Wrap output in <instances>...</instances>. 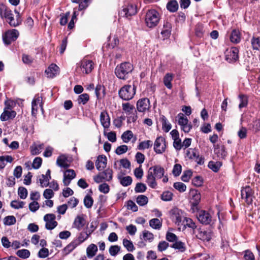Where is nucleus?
Masks as SVG:
<instances>
[{"label": "nucleus", "instance_id": "09e8293b", "mask_svg": "<svg viewBox=\"0 0 260 260\" xmlns=\"http://www.w3.org/2000/svg\"><path fill=\"white\" fill-rule=\"evenodd\" d=\"M16 255L21 258L25 259L29 257L30 253L28 250L23 249L18 250L16 252Z\"/></svg>", "mask_w": 260, "mask_h": 260}, {"label": "nucleus", "instance_id": "4468645a", "mask_svg": "<svg viewBox=\"0 0 260 260\" xmlns=\"http://www.w3.org/2000/svg\"><path fill=\"white\" fill-rule=\"evenodd\" d=\"M56 216L53 214H47L44 217L46 222L45 228L49 230L54 229L57 225V222L55 221Z\"/></svg>", "mask_w": 260, "mask_h": 260}, {"label": "nucleus", "instance_id": "3c124183", "mask_svg": "<svg viewBox=\"0 0 260 260\" xmlns=\"http://www.w3.org/2000/svg\"><path fill=\"white\" fill-rule=\"evenodd\" d=\"M122 243L124 247L128 251H133L134 250L135 247L133 242L131 240H127V239H124Z\"/></svg>", "mask_w": 260, "mask_h": 260}, {"label": "nucleus", "instance_id": "2eb2a0df", "mask_svg": "<svg viewBox=\"0 0 260 260\" xmlns=\"http://www.w3.org/2000/svg\"><path fill=\"white\" fill-rule=\"evenodd\" d=\"M150 107V101L148 98L139 99L137 102V109L140 112L144 113L148 111Z\"/></svg>", "mask_w": 260, "mask_h": 260}, {"label": "nucleus", "instance_id": "c85d7f7f", "mask_svg": "<svg viewBox=\"0 0 260 260\" xmlns=\"http://www.w3.org/2000/svg\"><path fill=\"white\" fill-rule=\"evenodd\" d=\"M12 14V11L5 5L0 4V16L1 18L7 19Z\"/></svg>", "mask_w": 260, "mask_h": 260}, {"label": "nucleus", "instance_id": "680f3d73", "mask_svg": "<svg viewBox=\"0 0 260 260\" xmlns=\"http://www.w3.org/2000/svg\"><path fill=\"white\" fill-rule=\"evenodd\" d=\"M120 250V247L118 245H112L109 248V253L111 256H115Z\"/></svg>", "mask_w": 260, "mask_h": 260}, {"label": "nucleus", "instance_id": "cd10ccee", "mask_svg": "<svg viewBox=\"0 0 260 260\" xmlns=\"http://www.w3.org/2000/svg\"><path fill=\"white\" fill-rule=\"evenodd\" d=\"M7 19L8 20V23L12 27H16L19 25L22 22V19L19 13L16 16V19H15L13 14H12Z\"/></svg>", "mask_w": 260, "mask_h": 260}, {"label": "nucleus", "instance_id": "9d476101", "mask_svg": "<svg viewBox=\"0 0 260 260\" xmlns=\"http://www.w3.org/2000/svg\"><path fill=\"white\" fill-rule=\"evenodd\" d=\"M239 49L236 47H231L227 49L225 52V60L230 63L236 61L238 58Z\"/></svg>", "mask_w": 260, "mask_h": 260}, {"label": "nucleus", "instance_id": "e2e57ef3", "mask_svg": "<svg viewBox=\"0 0 260 260\" xmlns=\"http://www.w3.org/2000/svg\"><path fill=\"white\" fill-rule=\"evenodd\" d=\"M143 238L145 241H148L151 242L154 239V236L152 233L148 231L145 230L143 232Z\"/></svg>", "mask_w": 260, "mask_h": 260}, {"label": "nucleus", "instance_id": "f257e3e1", "mask_svg": "<svg viewBox=\"0 0 260 260\" xmlns=\"http://www.w3.org/2000/svg\"><path fill=\"white\" fill-rule=\"evenodd\" d=\"M165 174L164 168L159 165L150 167L148 171L146 182L152 188H155L157 186L156 179L161 178Z\"/></svg>", "mask_w": 260, "mask_h": 260}, {"label": "nucleus", "instance_id": "dca6fc26", "mask_svg": "<svg viewBox=\"0 0 260 260\" xmlns=\"http://www.w3.org/2000/svg\"><path fill=\"white\" fill-rule=\"evenodd\" d=\"M198 220L204 224H210L212 221V216L209 212L205 210H201L197 215Z\"/></svg>", "mask_w": 260, "mask_h": 260}, {"label": "nucleus", "instance_id": "338daca9", "mask_svg": "<svg viewBox=\"0 0 260 260\" xmlns=\"http://www.w3.org/2000/svg\"><path fill=\"white\" fill-rule=\"evenodd\" d=\"M147 187L145 184L142 183H138L135 188L136 192H144L146 191Z\"/></svg>", "mask_w": 260, "mask_h": 260}, {"label": "nucleus", "instance_id": "5fc2aeb1", "mask_svg": "<svg viewBox=\"0 0 260 260\" xmlns=\"http://www.w3.org/2000/svg\"><path fill=\"white\" fill-rule=\"evenodd\" d=\"M89 100V96L87 93L80 94L78 99V103L79 104L85 105Z\"/></svg>", "mask_w": 260, "mask_h": 260}, {"label": "nucleus", "instance_id": "4c0bfd02", "mask_svg": "<svg viewBox=\"0 0 260 260\" xmlns=\"http://www.w3.org/2000/svg\"><path fill=\"white\" fill-rule=\"evenodd\" d=\"M160 121L162 123V128L164 132H168L172 127L171 124L168 122L167 118L164 115H161L160 117Z\"/></svg>", "mask_w": 260, "mask_h": 260}, {"label": "nucleus", "instance_id": "5701e85b", "mask_svg": "<svg viewBox=\"0 0 260 260\" xmlns=\"http://www.w3.org/2000/svg\"><path fill=\"white\" fill-rule=\"evenodd\" d=\"M172 24L168 20L165 21L163 25L162 29L161 31L164 39L168 38L171 34Z\"/></svg>", "mask_w": 260, "mask_h": 260}, {"label": "nucleus", "instance_id": "69168bd1", "mask_svg": "<svg viewBox=\"0 0 260 260\" xmlns=\"http://www.w3.org/2000/svg\"><path fill=\"white\" fill-rule=\"evenodd\" d=\"M240 103L239 105V108L242 109V108L245 107L247 105L248 100L246 96L241 94L239 95Z\"/></svg>", "mask_w": 260, "mask_h": 260}, {"label": "nucleus", "instance_id": "c756f323", "mask_svg": "<svg viewBox=\"0 0 260 260\" xmlns=\"http://www.w3.org/2000/svg\"><path fill=\"white\" fill-rule=\"evenodd\" d=\"M241 35L239 30L233 29L230 35V39L231 42L234 44H238L241 41Z\"/></svg>", "mask_w": 260, "mask_h": 260}, {"label": "nucleus", "instance_id": "e433bc0d", "mask_svg": "<svg viewBox=\"0 0 260 260\" xmlns=\"http://www.w3.org/2000/svg\"><path fill=\"white\" fill-rule=\"evenodd\" d=\"M199 153L198 150L196 148H189L186 150L185 157L189 159L193 160L198 156Z\"/></svg>", "mask_w": 260, "mask_h": 260}, {"label": "nucleus", "instance_id": "a19ab883", "mask_svg": "<svg viewBox=\"0 0 260 260\" xmlns=\"http://www.w3.org/2000/svg\"><path fill=\"white\" fill-rule=\"evenodd\" d=\"M118 178L120 181V184L123 186H128L130 185L133 181L132 178L129 176L125 177L118 176Z\"/></svg>", "mask_w": 260, "mask_h": 260}, {"label": "nucleus", "instance_id": "79ce46f5", "mask_svg": "<svg viewBox=\"0 0 260 260\" xmlns=\"http://www.w3.org/2000/svg\"><path fill=\"white\" fill-rule=\"evenodd\" d=\"M153 145V142L151 140H146L142 141L139 143L138 146V149L140 150H144L149 149Z\"/></svg>", "mask_w": 260, "mask_h": 260}, {"label": "nucleus", "instance_id": "a211bd4d", "mask_svg": "<svg viewBox=\"0 0 260 260\" xmlns=\"http://www.w3.org/2000/svg\"><path fill=\"white\" fill-rule=\"evenodd\" d=\"M76 177V173L74 170H67L63 174V183L64 186H68L72 179Z\"/></svg>", "mask_w": 260, "mask_h": 260}, {"label": "nucleus", "instance_id": "37998d69", "mask_svg": "<svg viewBox=\"0 0 260 260\" xmlns=\"http://www.w3.org/2000/svg\"><path fill=\"white\" fill-rule=\"evenodd\" d=\"M167 9L171 12H175L178 9V4L176 0H172L168 2L167 5Z\"/></svg>", "mask_w": 260, "mask_h": 260}, {"label": "nucleus", "instance_id": "603ef678", "mask_svg": "<svg viewBox=\"0 0 260 260\" xmlns=\"http://www.w3.org/2000/svg\"><path fill=\"white\" fill-rule=\"evenodd\" d=\"M178 123L181 126L185 125L188 122V118L183 114L180 113L177 115Z\"/></svg>", "mask_w": 260, "mask_h": 260}, {"label": "nucleus", "instance_id": "6e6552de", "mask_svg": "<svg viewBox=\"0 0 260 260\" xmlns=\"http://www.w3.org/2000/svg\"><path fill=\"white\" fill-rule=\"evenodd\" d=\"M94 68V63L91 60L83 59L79 63L78 69L83 74H88Z\"/></svg>", "mask_w": 260, "mask_h": 260}, {"label": "nucleus", "instance_id": "8fccbe9b", "mask_svg": "<svg viewBox=\"0 0 260 260\" xmlns=\"http://www.w3.org/2000/svg\"><path fill=\"white\" fill-rule=\"evenodd\" d=\"M148 199L144 195H139L136 199L137 203L141 206H143L148 203Z\"/></svg>", "mask_w": 260, "mask_h": 260}, {"label": "nucleus", "instance_id": "ddd939ff", "mask_svg": "<svg viewBox=\"0 0 260 260\" xmlns=\"http://www.w3.org/2000/svg\"><path fill=\"white\" fill-rule=\"evenodd\" d=\"M166 148L165 139L162 137H157L154 143V150L157 154H161Z\"/></svg>", "mask_w": 260, "mask_h": 260}, {"label": "nucleus", "instance_id": "2f4dec72", "mask_svg": "<svg viewBox=\"0 0 260 260\" xmlns=\"http://www.w3.org/2000/svg\"><path fill=\"white\" fill-rule=\"evenodd\" d=\"M201 198V194L197 190L192 192V198L190 202L192 207H197L200 202Z\"/></svg>", "mask_w": 260, "mask_h": 260}, {"label": "nucleus", "instance_id": "774afa93", "mask_svg": "<svg viewBox=\"0 0 260 260\" xmlns=\"http://www.w3.org/2000/svg\"><path fill=\"white\" fill-rule=\"evenodd\" d=\"M169 246V244L167 242L165 241H160L157 245V250L159 252H162L166 250Z\"/></svg>", "mask_w": 260, "mask_h": 260}, {"label": "nucleus", "instance_id": "ea45409f", "mask_svg": "<svg viewBox=\"0 0 260 260\" xmlns=\"http://www.w3.org/2000/svg\"><path fill=\"white\" fill-rule=\"evenodd\" d=\"M98 251V247L94 244L89 245L86 249L87 255L88 257L91 258L94 256Z\"/></svg>", "mask_w": 260, "mask_h": 260}, {"label": "nucleus", "instance_id": "9b49d317", "mask_svg": "<svg viewBox=\"0 0 260 260\" xmlns=\"http://www.w3.org/2000/svg\"><path fill=\"white\" fill-rule=\"evenodd\" d=\"M85 225H86V228H87L88 223L85 218V215L84 214H81L77 215L75 217L72 224V228L80 231L84 229V227Z\"/></svg>", "mask_w": 260, "mask_h": 260}, {"label": "nucleus", "instance_id": "c03bdc74", "mask_svg": "<svg viewBox=\"0 0 260 260\" xmlns=\"http://www.w3.org/2000/svg\"><path fill=\"white\" fill-rule=\"evenodd\" d=\"M222 166V162L217 161H210L208 164V167L214 172H217Z\"/></svg>", "mask_w": 260, "mask_h": 260}, {"label": "nucleus", "instance_id": "f704fd0d", "mask_svg": "<svg viewBox=\"0 0 260 260\" xmlns=\"http://www.w3.org/2000/svg\"><path fill=\"white\" fill-rule=\"evenodd\" d=\"M79 245V242L74 240L64 248L63 252L66 254H68Z\"/></svg>", "mask_w": 260, "mask_h": 260}, {"label": "nucleus", "instance_id": "f03ea898", "mask_svg": "<svg viewBox=\"0 0 260 260\" xmlns=\"http://www.w3.org/2000/svg\"><path fill=\"white\" fill-rule=\"evenodd\" d=\"M134 70L133 66L128 62H124L117 65L115 69V74L117 78L126 80Z\"/></svg>", "mask_w": 260, "mask_h": 260}, {"label": "nucleus", "instance_id": "aec40b11", "mask_svg": "<svg viewBox=\"0 0 260 260\" xmlns=\"http://www.w3.org/2000/svg\"><path fill=\"white\" fill-rule=\"evenodd\" d=\"M38 105L43 110V104L41 97L35 96L31 102V114L35 116L38 112Z\"/></svg>", "mask_w": 260, "mask_h": 260}, {"label": "nucleus", "instance_id": "c9c22d12", "mask_svg": "<svg viewBox=\"0 0 260 260\" xmlns=\"http://www.w3.org/2000/svg\"><path fill=\"white\" fill-rule=\"evenodd\" d=\"M95 93L98 99H101L105 95V87L101 84H98L95 88Z\"/></svg>", "mask_w": 260, "mask_h": 260}, {"label": "nucleus", "instance_id": "052dcab7", "mask_svg": "<svg viewBox=\"0 0 260 260\" xmlns=\"http://www.w3.org/2000/svg\"><path fill=\"white\" fill-rule=\"evenodd\" d=\"M173 193L170 191L163 192L161 196V199L164 201H170L172 200Z\"/></svg>", "mask_w": 260, "mask_h": 260}, {"label": "nucleus", "instance_id": "58836bf2", "mask_svg": "<svg viewBox=\"0 0 260 260\" xmlns=\"http://www.w3.org/2000/svg\"><path fill=\"white\" fill-rule=\"evenodd\" d=\"M171 247L177 249L181 252H184L186 250L185 243L178 240L171 245Z\"/></svg>", "mask_w": 260, "mask_h": 260}, {"label": "nucleus", "instance_id": "0eeeda50", "mask_svg": "<svg viewBox=\"0 0 260 260\" xmlns=\"http://www.w3.org/2000/svg\"><path fill=\"white\" fill-rule=\"evenodd\" d=\"M137 13V8L135 5L128 4L123 7L122 9L119 11V15L121 17L129 18Z\"/></svg>", "mask_w": 260, "mask_h": 260}, {"label": "nucleus", "instance_id": "bb28decb", "mask_svg": "<svg viewBox=\"0 0 260 260\" xmlns=\"http://www.w3.org/2000/svg\"><path fill=\"white\" fill-rule=\"evenodd\" d=\"M93 231V230H87V228H86L85 231L81 232L79 234L77 239L75 240H77L78 242H79V244H80L89 238Z\"/></svg>", "mask_w": 260, "mask_h": 260}, {"label": "nucleus", "instance_id": "412c9836", "mask_svg": "<svg viewBox=\"0 0 260 260\" xmlns=\"http://www.w3.org/2000/svg\"><path fill=\"white\" fill-rule=\"evenodd\" d=\"M100 121L105 129H108L110 125V118L108 112L104 110L100 114Z\"/></svg>", "mask_w": 260, "mask_h": 260}, {"label": "nucleus", "instance_id": "39448f33", "mask_svg": "<svg viewBox=\"0 0 260 260\" xmlns=\"http://www.w3.org/2000/svg\"><path fill=\"white\" fill-rule=\"evenodd\" d=\"M19 36V32L17 29L8 30L2 35L3 42L6 45H9L12 42L15 41Z\"/></svg>", "mask_w": 260, "mask_h": 260}, {"label": "nucleus", "instance_id": "72a5a7b5", "mask_svg": "<svg viewBox=\"0 0 260 260\" xmlns=\"http://www.w3.org/2000/svg\"><path fill=\"white\" fill-rule=\"evenodd\" d=\"M173 74L172 73H167L164 77L163 82L165 86L171 89L172 88V81L173 79Z\"/></svg>", "mask_w": 260, "mask_h": 260}, {"label": "nucleus", "instance_id": "bf43d9fd", "mask_svg": "<svg viewBox=\"0 0 260 260\" xmlns=\"http://www.w3.org/2000/svg\"><path fill=\"white\" fill-rule=\"evenodd\" d=\"M174 187L179 191L184 192L186 189V186L185 184L180 182H175L173 185Z\"/></svg>", "mask_w": 260, "mask_h": 260}, {"label": "nucleus", "instance_id": "6ab92c4d", "mask_svg": "<svg viewBox=\"0 0 260 260\" xmlns=\"http://www.w3.org/2000/svg\"><path fill=\"white\" fill-rule=\"evenodd\" d=\"M194 234L198 239L202 241H209L211 239V233L200 228L196 229V233Z\"/></svg>", "mask_w": 260, "mask_h": 260}, {"label": "nucleus", "instance_id": "473e14b6", "mask_svg": "<svg viewBox=\"0 0 260 260\" xmlns=\"http://www.w3.org/2000/svg\"><path fill=\"white\" fill-rule=\"evenodd\" d=\"M183 223L185 228L188 227L191 229L193 231V233H196L197 226L192 219L190 218L184 217L183 220Z\"/></svg>", "mask_w": 260, "mask_h": 260}, {"label": "nucleus", "instance_id": "f3484780", "mask_svg": "<svg viewBox=\"0 0 260 260\" xmlns=\"http://www.w3.org/2000/svg\"><path fill=\"white\" fill-rule=\"evenodd\" d=\"M214 152L219 159H225L228 152L224 145H214Z\"/></svg>", "mask_w": 260, "mask_h": 260}, {"label": "nucleus", "instance_id": "7ed1b4c3", "mask_svg": "<svg viewBox=\"0 0 260 260\" xmlns=\"http://www.w3.org/2000/svg\"><path fill=\"white\" fill-rule=\"evenodd\" d=\"M160 18V15L156 10L149 9L145 16V23L150 28H154L158 24Z\"/></svg>", "mask_w": 260, "mask_h": 260}, {"label": "nucleus", "instance_id": "0e129e2a", "mask_svg": "<svg viewBox=\"0 0 260 260\" xmlns=\"http://www.w3.org/2000/svg\"><path fill=\"white\" fill-rule=\"evenodd\" d=\"M166 239L170 242H175L178 240V237L174 233L168 232L166 235Z\"/></svg>", "mask_w": 260, "mask_h": 260}, {"label": "nucleus", "instance_id": "de8ad7c7", "mask_svg": "<svg viewBox=\"0 0 260 260\" xmlns=\"http://www.w3.org/2000/svg\"><path fill=\"white\" fill-rule=\"evenodd\" d=\"M149 225L154 229L158 230L161 227V222L158 218H153L149 221Z\"/></svg>", "mask_w": 260, "mask_h": 260}, {"label": "nucleus", "instance_id": "13d9d810", "mask_svg": "<svg viewBox=\"0 0 260 260\" xmlns=\"http://www.w3.org/2000/svg\"><path fill=\"white\" fill-rule=\"evenodd\" d=\"M127 123L135 122L138 118L137 111L132 112L129 114L126 115Z\"/></svg>", "mask_w": 260, "mask_h": 260}, {"label": "nucleus", "instance_id": "393cba45", "mask_svg": "<svg viewBox=\"0 0 260 260\" xmlns=\"http://www.w3.org/2000/svg\"><path fill=\"white\" fill-rule=\"evenodd\" d=\"M16 115V112L13 110H4L2 113L0 119L2 121H7L10 119H13Z\"/></svg>", "mask_w": 260, "mask_h": 260}, {"label": "nucleus", "instance_id": "b1692460", "mask_svg": "<svg viewBox=\"0 0 260 260\" xmlns=\"http://www.w3.org/2000/svg\"><path fill=\"white\" fill-rule=\"evenodd\" d=\"M51 171L48 169L46 171V174H42L39 178V182L42 187H45L49 185V180L51 179Z\"/></svg>", "mask_w": 260, "mask_h": 260}, {"label": "nucleus", "instance_id": "1a4fd4ad", "mask_svg": "<svg viewBox=\"0 0 260 260\" xmlns=\"http://www.w3.org/2000/svg\"><path fill=\"white\" fill-rule=\"evenodd\" d=\"M113 171L107 169L104 171L100 173L93 178L94 181L96 183L102 182L103 181H110L112 179Z\"/></svg>", "mask_w": 260, "mask_h": 260}, {"label": "nucleus", "instance_id": "423d86ee", "mask_svg": "<svg viewBox=\"0 0 260 260\" xmlns=\"http://www.w3.org/2000/svg\"><path fill=\"white\" fill-rule=\"evenodd\" d=\"M169 213L172 220L177 225H180L182 221V218H184V212L181 209L174 207Z\"/></svg>", "mask_w": 260, "mask_h": 260}, {"label": "nucleus", "instance_id": "4be33fe9", "mask_svg": "<svg viewBox=\"0 0 260 260\" xmlns=\"http://www.w3.org/2000/svg\"><path fill=\"white\" fill-rule=\"evenodd\" d=\"M45 72L48 77L52 78L59 74V67L55 64L52 63L45 70Z\"/></svg>", "mask_w": 260, "mask_h": 260}, {"label": "nucleus", "instance_id": "20e7f679", "mask_svg": "<svg viewBox=\"0 0 260 260\" xmlns=\"http://www.w3.org/2000/svg\"><path fill=\"white\" fill-rule=\"evenodd\" d=\"M137 86L133 84L125 85L122 86L118 92L119 97L124 101L132 100L136 94Z\"/></svg>", "mask_w": 260, "mask_h": 260}, {"label": "nucleus", "instance_id": "f8f14e48", "mask_svg": "<svg viewBox=\"0 0 260 260\" xmlns=\"http://www.w3.org/2000/svg\"><path fill=\"white\" fill-rule=\"evenodd\" d=\"M241 195L242 199L248 205L251 204L253 201V191L249 186H246L242 188Z\"/></svg>", "mask_w": 260, "mask_h": 260}, {"label": "nucleus", "instance_id": "4d7b16f0", "mask_svg": "<svg viewBox=\"0 0 260 260\" xmlns=\"http://www.w3.org/2000/svg\"><path fill=\"white\" fill-rule=\"evenodd\" d=\"M93 203L92 198L89 195H86L84 199V204L87 208H90Z\"/></svg>", "mask_w": 260, "mask_h": 260}, {"label": "nucleus", "instance_id": "6e6d98bb", "mask_svg": "<svg viewBox=\"0 0 260 260\" xmlns=\"http://www.w3.org/2000/svg\"><path fill=\"white\" fill-rule=\"evenodd\" d=\"M16 222V218L14 216H7L4 219V223L7 225H12Z\"/></svg>", "mask_w": 260, "mask_h": 260}, {"label": "nucleus", "instance_id": "7c9ffc66", "mask_svg": "<svg viewBox=\"0 0 260 260\" xmlns=\"http://www.w3.org/2000/svg\"><path fill=\"white\" fill-rule=\"evenodd\" d=\"M56 164L58 166L63 168H67L69 167V164L68 162L67 157L64 155H59L56 160Z\"/></svg>", "mask_w": 260, "mask_h": 260}, {"label": "nucleus", "instance_id": "864d4df0", "mask_svg": "<svg viewBox=\"0 0 260 260\" xmlns=\"http://www.w3.org/2000/svg\"><path fill=\"white\" fill-rule=\"evenodd\" d=\"M251 43L253 49L259 50L260 49V37H253Z\"/></svg>", "mask_w": 260, "mask_h": 260}, {"label": "nucleus", "instance_id": "a18cd8bd", "mask_svg": "<svg viewBox=\"0 0 260 260\" xmlns=\"http://www.w3.org/2000/svg\"><path fill=\"white\" fill-rule=\"evenodd\" d=\"M122 108L126 115L129 114V113L135 111V110H136L134 106L131 105L129 103H123L122 104Z\"/></svg>", "mask_w": 260, "mask_h": 260}, {"label": "nucleus", "instance_id": "49530a36", "mask_svg": "<svg viewBox=\"0 0 260 260\" xmlns=\"http://www.w3.org/2000/svg\"><path fill=\"white\" fill-rule=\"evenodd\" d=\"M134 136V134L131 131H126L124 132L121 136V139L123 142L128 143L132 139Z\"/></svg>", "mask_w": 260, "mask_h": 260}, {"label": "nucleus", "instance_id": "a878e982", "mask_svg": "<svg viewBox=\"0 0 260 260\" xmlns=\"http://www.w3.org/2000/svg\"><path fill=\"white\" fill-rule=\"evenodd\" d=\"M107 157L105 155H100L95 162V166L99 171L103 170L107 165Z\"/></svg>", "mask_w": 260, "mask_h": 260}]
</instances>
